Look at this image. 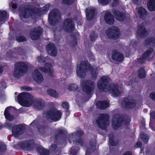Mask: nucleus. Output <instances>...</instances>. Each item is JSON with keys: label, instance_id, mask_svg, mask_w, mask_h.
<instances>
[{"label": "nucleus", "instance_id": "2f4dec72", "mask_svg": "<svg viewBox=\"0 0 155 155\" xmlns=\"http://www.w3.org/2000/svg\"><path fill=\"white\" fill-rule=\"evenodd\" d=\"M148 9L150 11H155V0H148L147 3Z\"/></svg>", "mask_w": 155, "mask_h": 155}, {"label": "nucleus", "instance_id": "20e7f679", "mask_svg": "<svg viewBox=\"0 0 155 155\" xmlns=\"http://www.w3.org/2000/svg\"><path fill=\"white\" fill-rule=\"evenodd\" d=\"M130 121V119L128 117H123L122 115L116 114L113 117L112 122V126L114 129L116 130L122 124H128Z\"/></svg>", "mask_w": 155, "mask_h": 155}, {"label": "nucleus", "instance_id": "6ab92c4d", "mask_svg": "<svg viewBox=\"0 0 155 155\" xmlns=\"http://www.w3.org/2000/svg\"><path fill=\"white\" fill-rule=\"evenodd\" d=\"M153 51L152 48H150L142 55L141 57L137 60L138 62L140 64L143 63L147 57L150 56Z\"/></svg>", "mask_w": 155, "mask_h": 155}, {"label": "nucleus", "instance_id": "5701e85b", "mask_svg": "<svg viewBox=\"0 0 155 155\" xmlns=\"http://www.w3.org/2000/svg\"><path fill=\"white\" fill-rule=\"evenodd\" d=\"M95 13V9L93 8H91L86 9V14L87 19L90 20L94 17Z\"/></svg>", "mask_w": 155, "mask_h": 155}, {"label": "nucleus", "instance_id": "1a4fd4ad", "mask_svg": "<svg viewBox=\"0 0 155 155\" xmlns=\"http://www.w3.org/2000/svg\"><path fill=\"white\" fill-rule=\"evenodd\" d=\"M109 116L107 114H101L96 121L98 127L101 129H105L109 125Z\"/></svg>", "mask_w": 155, "mask_h": 155}, {"label": "nucleus", "instance_id": "09e8293b", "mask_svg": "<svg viewBox=\"0 0 155 155\" xmlns=\"http://www.w3.org/2000/svg\"><path fill=\"white\" fill-rule=\"evenodd\" d=\"M5 145L3 143L0 142V152L5 150Z\"/></svg>", "mask_w": 155, "mask_h": 155}, {"label": "nucleus", "instance_id": "6e6552de", "mask_svg": "<svg viewBox=\"0 0 155 155\" xmlns=\"http://www.w3.org/2000/svg\"><path fill=\"white\" fill-rule=\"evenodd\" d=\"M61 19L60 13L57 9H53L50 13L48 20L50 24L54 26Z\"/></svg>", "mask_w": 155, "mask_h": 155}, {"label": "nucleus", "instance_id": "c9c22d12", "mask_svg": "<svg viewBox=\"0 0 155 155\" xmlns=\"http://www.w3.org/2000/svg\"><path fill=\"white\" fill-rule=\"evenodd\" d=\"M47 92L48 94L53 97L57 98L58 97V94L54 90L49 89L48 90Z\"/></svg>", "mask_w": 155, "mask_h": 155}, {"label": "nucleus", "instance_id": "f03ea898", "mask_svg": "<svg viewBox=\"0 0 155 155\" xmlns=\"http://www.w3.org/2000/svg\"><path fill=\"white\" fill-rule=\"evenodd\" d=\"M110 79L107 77L103 76L97 83L98 88L104 92L109 91L112 96L117 97L120 94V91L118 89L117 84H113L110 85Z\"/></svg>", "mask_w": 155, "mask_h": 155}, {"label": "nucleus", "instance_id": "3c124183", "mask_svg": "<svg viewBox=\"0 0 155 155\" xmlns=\"http://www.w3.org/2000/svg\"><path fill=\"white\" fill-rule=\"evenodd\" d=\"M62 106L63 108L65 109H68L69 107L68 104L66 102H63L62 104Z\"/></svg>", "mask_w": 155, "mask_h": 155}, {"label": "nucleus", "instance_id": "423d86ee", "mask_svg": "<svg viewBox=\"0 0 155 155\" xmlns=\"http://www.w3.org/2000/svg\"><path fill=\"white\" fill-rule=\"evenodd\" d=\"M61 113L55 108L49 109L44 112V116L47 119L57 121L59 120L61 115Z\"/></svg>", "mask_w": 155, "mask_h": 155}, {"label": "nucleus", "instance_id": "2eb2a0df", "mask_svg": "<svg viewBox=\"0 0 155 155\" xmlns=\"http://www.w3.org/2000/svg\"><path fill=\"white\" fill-rule=\"evenodd\" d=\"M74 22L71 19L67 18L64 21L63 25V28L65 31L69 32L72 31L74 28Z\"/></svg>", "mask_w": 155, "mask_h": 155}, {"label": "nucleus", "instance_id": "ddd939ff", "mask_svg": "<svg viewBox=\"0 0 155 155\" xmlns=\"http://www.w3.org/2000/svg\"><path fill=\"white\" fill-rule=\"evenodd\" d=\"M42 31V29L40 27H38L32 29L30 31V34L31 38L32 40H36L39 39Z\"/></svg>", "mask_w": 155, "mask_h": 155}, {"label": "nucleus", "instance_id": "e433bc0d", "mask_svg": "<svg viewBox=\"0 0 155 155\" xmlns=\"http://www.w3.org/2000/svg\"><path fill=\"white\" fill-rule=\"evenodd\" d=\"M138 75L140 78H143L145 77L146 74L144 68L142 67L140 68L138 71Z\"/></svg>", "mask_w": 155, "mask_h": 155}, {"label": "nucleus", "instance_id": "f704fd0d", "mask_svg": "<svg viewBox=\"0 0 155 155\" xmlns=\"http://www.w3.org/2000/svg\"><path fill=\"white\" fill-rule=\"evenodd\" d=\"M67 89L70 91H75L78 89V86L74 83H70L68 84L67 86Z\"/></svg>", "mask_w": 155, "mask_h": 155}, {"label": "nucleus", "instance_id": "412c9836", "mask_svg": "<svg viewBox=\"0 0 155 155\" xmlns=\"http://www.w3.org/2000/svg\"><path fill=\"white\" fill-rule=\"evenodd\" d=\"M104 19L106 22L110 25H112L114 22L113 15L109 12H107L104 16Z\"/></svg>", "mask_w": 155, "mask_h": 155}, {"label": "nucleus", "instance_id": "9d476101", "mask_svg": "<svg viewBox=\"0 0 155 155\" xmlns=\"http://www.w3.org/2000/svg\"><path fill=\"white\" fill-rule=\"evenodd\" d=\"M83 90L88 94H90L93 91L94 87V84L91 80H84L81 82Z\"/></svg>", "mask_w": 155, "mask_h": 155}, {"label": "nucleus", "instance_id": "b1692460", "mask_svg": "<svg viewBox=\"0 0 155 155\" xmlns=\"http://www.w3.org/2000/svg\"><path fill=\"white\" fill-rule=\"evenodd\" d=\"M83 134V132L81 130L78 131L70 134L68 136L69 142L71 143L72 140L74 142V139L77 137H78L82 135Z\"/></svg>", "mask_w": 155, "mask_h": 155}, {"label": "nucleus", "instance_id": "603ef678", "mask_svg": "<svg viewBox=\"0 0 155 155\" xmlns=\"http://www.w3.org/2000/svg\"><path fill=\"white\" fill-rule=\"evenodd\" d=\"M21 89L22 91H30L31 90V87L26 86L22 87Z\"/></svg>", "mask_w": 155, "mask_h": 155}, {"label": "nucleus", "instance_id": "69168bd1", "mask_svg": "<svg viewBox=\"0 0 155 155\" xmlns=\"http://www.w3.org/2000/svg\"><path fill=\"white\" fill-rule=\"evenodd\" d=\"M77 44V41H76V39H75L74 40V46L75 45H76Z\"/></svg>", "mask_w": 155, "mask_h": 155}, {"label": "nucleus", "instance_id": "72a5a7b5", "mask_svg": "<svg viewBox=\"0 0 155 155\" xmlns=\"http://www.w3.org/2000/svg\"><path fill=\"white\" fill-rule=\"evenodd\" d=\"M8 17L6 12L5 11H0V22H5Z\"/></svg>", "mask_w": 155, "mask_h": 155}, {"label": "nucleus", "instance_id": "f8f14e48", "mask_svg": "<svg viewBox=\"0 0 155 155\" xmlns=\"http://www.w3.org/2000/svg\"><path fill=\"white\" fill-rule=\"evenodd\" d=\"M136 104V101L135 100L130 98H126L122 101L121 104L123 107L133 108L135 107Z\"/></svg>", "mask_w": 155, "mask_h": 155}, {"label": "nucleus", "instance_id": "39448f33", "mask_svg": "<svg viewBox=\"0 0 155 155\" xmlns=\"http://www.w3.org/2000/svg\"><path fill=\"white\" fill-rule=\"evenodd\" d=\"M28 68V66L25 63L22 62L17 63L15 65L14 76L18 78L22 76L27 72Z\"/></svg>", "mask_w": 155, "mask_h": 155}, {"label": "nucleus", "instance_id": "bf43d9fd", "mask_svg": "<svg viewBox=\"0 0 155 155\" xmlns=\"http://www.w3.org/2000/svg\"><path fill=\"white\" fill-rule=\"evenodd\" d=\"M123 155H132V154L130 152L127 151L124 153Z\"/></svg>", "mask_w": 155, "mask_h": 155}, {"label": "nucleus", "instance_id": "aec40b11", "mask_svg": "<svg viewBox=\"0 0 155 155\" xmlns=\"http://www.w3.org/2000/svg\"><path fill=\"white\" fill-rule=\"evenodd\" d=\"M112 55L113 59L116 61H121L124 58L123 54L116 50H113L112 51Z\"/></svg>", "mask_w": 155, "mask_h": 155}, {"label": "nucleus", "instance_id": "0eeeda50", "mask_svg": "<svg viewBox=\"0 0 155 155\" xmlns=\"http://www.w3.org/2000/svg\"><path fill=\"white\" fill-rule=\"evenodd\" d=\"M5 126L8 129L12 128V132L15 137H17L23 134L25 129V127L21 124L16 125L13 127L11 124L8 122L5 123Z\"/></svg>", "mask_w": 155, "mask_h": 155}, {"label": "nucleus", "instance_id": "6e6d98bb", "mask_svg": "<svg viewBox=\"0 0 155 155\" xmlns=\"http://www.w3.org/2000/svg\"><path fill=\"white\" fill-rule=\"evenodd\" d=\"M150 96L152 99L155 101V92L151 93L150 94Z\"/></svg>", "mask_w": 155, "mask_h": 155}, {"label": "nucleus", "instance_id": "0e129e2a", "mask_svg": "<svg viewBox=\"0 0 155 155\" xmlns=\"http://www.w3.org/2000/svg\"><path fill=\"white\" fill-rule=\"evenodd\" d=\"M134 3L135 4H137V2L139 1V0H132Z\"/></svg>", "mask_w": 155, "mask_h": 155}, {"label": "nucleus", "instance_id": "a19ab883", "mask_svg": "<svg viewBox=\"0 0 155 155\" xmlns=\"http://www.w3.org/2000/svg\"><path fill=\"white\" fill-rule=\"evenodd\" d=\"M16 40L19 42H22L26 41V38L21 35H19L16 36Z\"/></svg>", "mask_w": 155, "mask_h": 155}, {"label": "nucleus", "instance_id": "49530a36", "mask_svg": "<svg viewBox=\"0 0 155 155\" xmlns=\"http://www.w3.org/2000/svg\"><path fill=\"white\" fill-rule=\"evenodd\" d=\"M49 149L51 150L55 151L57 149V143H55L54 144H52L50 146Z\"/></svg>", "mask_w": 155, "mask_h": 155}, {"label": "nucleus", "instance_id": "4468645a", "mask_svg": "<svg viewBox=\"0 0 155 155\" xmlns=\"http://www.w3.org/2000/svg\"><path fill=\"white\" fill-rule=\"evenodd\" d=\"M146 24L145 22H144L138 25L137 33L139 36L143 37L148 35V33L145 27Z\"/></svg>", "mask_w": 155, "mask_h": 155}, {"label": "nucleus", "instance_id": "f257e3e1", "mask_svg": "<svg viewBox=\"0 0 155 155\" xmlns=\"http://www.w3.org/2000/svg\"><path fill=\"white\" fill-rule=\"evenodd\" d=\"M18 102L22 106L28 107L33 105L34 107L39 110L42 109L45 106L44 101L41 99H34L33 97L28 93L22 92L17 96Z\"/></svg>", "mask_w": 155, "mask_h": 155}, {"label": "nucleus", "instance_id": "a211bd4d", "mask_svg": "<svg viewBox=\"0 0 155 155\" xmlns=\"http://www.w3.org/2000/svg\"><path fill=\"white\" fill-rule=\"evenodd\" d=\"M33 143L32 140H29L20 143L19 145L21 148L27 150H30L32 147Z\"/></svg>", "mask_w": 155, "mask_h": 155}, {"label": "nucleus", "instance_id": "13d9d810", "mask_svg": "<svg viewBox=\"0 0 155 155\" xmlns=\"http://www.w3.org/2000/svg\"><path fill=\"white\" fill-rule=\"evenodd\" d=\"M25 112V110L24 107H21L18 110V112L19 113H23Z\"/></svg>", "mask_w": 155, "mask_h": 155}, {"label": "nucleus", "instance_id": "dca6fc26", "mask_svg": "<svg viewBox=\"0 0 155 155\" xmlns=\"http://www.w3.org/2000/svg\"><path fill=\"white\" fill-rule=\"evenodd\" d=\"M34 80L38 83H41L44 81V78L42 74L40 73L37 69L34 70L33 74Z\"/></svg>", "mask_w": 155, "mask_h": 155}, {"label": "nucleus", "instance_id": "4d7b16f0", "mask_svg": "<svg viewBox=\"0 0 155 155\" xmlns=\"http://www.w3.org/2000/svg\"><path fill=\"white\" fill-rule=\"evenodd\" d=\"M142 143L140 142H138L136 144L135 147L136 148H139L141 147Z\"/></svg>", "mask_w": 155, "mask_h": 155}, {"label": "nucleus", "instance_id": "c03bdc74", "mask_svg": "<svg viewBox=\"0 0 155 155\" xmlns=\"http://www.w3.org/2000/svg\"><path fill=\"white\" fill-rule=\"evenodd\" d=\"M111 0H98L99 3L103 5L107 4Z\"/></svg>", "mask_w": 155, "mask_h": 155}, {"label": "nucleus", "instance_id": "37998d69", "mask_svg": "<svg viewBox=\"0 0 155 155\" xmlns=\"http://www.w3.org/2000/svg\"><path fill=\"white\" fill-rule=\"evenodd\" d=\"M74 1V0H62V3L63 4L70 5L72 4Z\"/></svg>", "mask_w": 155, "mask_h": 155}, {"label": "nucleus", "instance_id": "f3484780", "mask_svg": "<svg viewBox=\"0 0 155 155\" xmlns=\"http://www.w3.org/2000/svg\"><path fill=\"white\" fill-rule=\"evenodd\" d=\"M46 49L48 54L51 56H56L57 55L56 48L54 44L49 43L46 47Z\"/></svg>", "mask_w": 155, "mask_h": 155}, {"label": "nucleus", "instance_id": "393cba45", "mask_svg": "<svg viewBox=\"0 0 155 155\" xmlns=\"http://www.w3.org/2000/svg\"><path fill=\"white\" fill-rule=\"evenodd\" d=\"M96 105L97 108L104 109L109 106V103L106 101H100L97 102Z\"/></svg>", "mask_w": 155, "mask_h": 155}, {"label": "nucleus", "instance_id": "a18cd8bd", "mask_svg": "<svg viewBox=\"0 0 155 155\" xmlns=\"http://www.w3.org/2000/svg\"><path fill=\"white\" fill-rule=\"evenodd\" d=\"M83 142L84 141L81 138H79L76 140L75 143L77 145L81 146L82 145Z\"/></svg>", "mask_w": 155, "mask_h": 155}, {"label": "nucleus", "instance_id": "5fc2aeb1", "mask_svg": "<svg viewBox=\"0 0 155 155\" xmlns=\"http://www.w3.org/2000/svg\"><path fill=\"white\" fill-rule=\"evenodd\" d=\"M119 3L118 0H114L112 3V6L113 7L115 6L118 5Z\"/></svg>", "mask_w": 155, "mask_h": 155}, {"label": "nucleus", "instance_id": "473e14b6", "mask_svg": "<svg viewBox=\"0 0 155 155\" xmlns=\"http://www.w3.org/2000/svg\"><path fill=\"white\" fill-rule=\"evenodd\" d=\"M109 137V140L110 144L111 146H115L118 143L117 140L115 139L113 137V135L112 134H110L108 136Z\"/></svg>", "mask_w": 155, "mask_h": 155}, {"label": "nucleus", "instance_id": "052dcab7", "mask_svg": "<svg viewBox=\"0 0 155 155\" xmlns=\"http://www.w3.org/2000/svg\"><path fill=\"white\" fill-rule=\"evenodd\" d=\"M57 132L59 134H62L63 133V130L60 129H58Z\"/></svg>", "mask_w": 155, "mask_h": 155}, {"label": "nucleus", "instance_id": "338daca9", "mask_svg": "<svg viewBox=\"0 0 155 155\" xmlns=\"http://www.w3.org/2000/svg\"><path fill=\"white\" fill-rule=\"evenodd\" d=\"M152 21L155 22V16L152 18Z\"/></svg>", "mask_w": 155, "mask_h": 155}, {"label": "nucleus", "instance_id": "774afa93", "mask_svg": "<svg viewBox=\"0 0 155 155\" xmlns=\"http://www.w3.org/2000/svg\"><path fill=\"white\" fill-rule=\"evenodd\" d=\"M36 121H34L31 124V125H32Z\"/></svg>", "mask_w": 155, "mask_h": 155}, {"label": "nucleus", "instance_id": "7ed1b4c3", "mask_svg": "<svg viewBox=\"0 0 155 155\" xmlns=\"http://www.w3.org/2000/svg\"><path fill=\"white\" fill-rule=\"evenodd\" d=\"M90 71L92 78L95 79L97 73L96 71L91 66L87 61H83L80 64H78L77 67L76 73L77 75L80 78H84L86 73Z\"/></svg>", "mask_w": 155, "mask_h": 155}, {"label": "nucleus", "instance_id": "79ce46f5", "mask_svg": "<svg viewBox=\"0 0 155 155\" xmlns=\"http://www.w3.org/2000/svg\"><path fill=\"white\" fill-rule=\"evenodd\" d=\"M90 37V40L91 41L95 40L98 37L97 35L93 32L91 33Z\"/></svg>", "mask_w": 155, "mask_h": 155}, {"label": "nucleus", "instance_id": "58836bf2", "mask_svg": "<svg viewBox=\"0 0 155 155\" xmlns=\"http://www.w3.org/2000/svg\"><path fill=\"white\" fill-rule=\"evenodd\" d=\"M140 137L145 143H147L149 140V137L145 134L141 133L140 134Z\"/></svg>", "mask_w": 155, "mask_h": 155}, {"label": "nucleus", "instance_id": "680f3d73", "mask_svg": "<svg viewBox=\"0 0 155 155\" xmlns=\"http://www.w3.org/2000/svg\"><path fill=\"white\" fill-rule=\"evenodd\" d=\"M12 7L13 8H17V5L16 4H12Z\"/></svg>", "mask_w": 155, "mask_h": 155}, {"label": "nucleus", "instance_id": "864d4df0", "mask_svg": "<svg viewBox=\"0 0 155 155\" xmlns=\"http://www.w3.org/2000/svg\"><path fill=\"white\" fill-rule=\"evenodd\" d=\"M69 154L70 155H74L76 154V151L74 150H73L71 149L69 151Z\"/></svg>", "mask_w": 155, "mask_h": 155}, {"label": "nucleus", "instance_id": "9b49d317", "mask_svg": "<svg viewBox=\"0 0 155 155\" xmlns=\"http://www.w3.org/2000/svg\"><path fill=\"white\" fill-rule=\"evenodd\" d=\"M106 34L109 38L116 39L119 37L120 33L119 30L117 27L112 26L107 29Z\"/></svg>", "mask_w": 155, "mask_h": 155}, {"label": "nucleus", "instance_id": "4c0bfd02", "mask_svg": "<svg viewBox=\"0 0 155 155\" xmlns=\"http://www.w3.org/2000/svg\"><path fill=\"white\" fill-rule=\"evenodd\" d=\"M38 151L41 155H49V150L43 147L38 148Z\"/></svg>", "mask_w": 155, "mask_h": 155}, {"label": "nucleus", "instance_id": "de8ad7c7", "mask_svg": "<svg viewBox=\"0 0 155 155\" xmlns=\"http://www.w3.org/2000/svg\"><path fill=\"white\" fill-rule=\"evenodd\" d=\"M38 60L39 63L44 62L46 61V58H43L42 56L38 57Z\"/></svg>", "mask_w": 155, "mask_h": 155}, {"label": "nucleus", "instance_id": "cd10ccee", "mask_svg": "<svg viewBox=\"0 0 155 155\" xmlns=\"http://www.w3.org/2000/svg\"><path fill=\"white\" fill-rule=\"evenodd\" d=\"M45 68H39V69L42 72H47L48 73H52V70L51 69V65L49 63H46L45 64Z\"/></svg>", "mask_w": 155, "mask_h": 155}, {"label": "nucleus", "instance_id": "ea45409f", "mask_svg": "<svg viewBox=\"0 0 155 155\" xmlns=\"http://www.w3.org/2000/svg\"><path fill=\"white\" fill-rule=\"evenodd\" d=\"M50 7V5L49 4H48L46 5L41 10V14H44L46 13L49 10Z\"/></svg>", "mask_w": 155, "mask_h": 155}, {"label": "nucleus", "instance_id": "c85d7f7f", "mask_svg": "<svg viewBox=\"0 0 155 155\" xmlns=\"http://www.w3.org/2000/svg\"><path fill=\"white\" fill-rule=\"evenodd\" d=\"M138 13L140 17L143 19H144L147 15V12L146 9L141 7L138 9Z\"/></svg>", "mask_w": 155, "mask_h": 155}, {"label": "nucleus", "instance_id": "8fccbe9b", "mask_svg": "<svg viewBox=\"0 0 155 155\" xmlns=\"http://www.w3.org/2000/svg\"><path fill=\"white\" fill-rule=\"evenodd\" d=\"M6 87V85L5 82L4 81L0 83V89H2Z\"/></svg>", "mask_w": 155, "mask_h": 155}, {"label": "nucleus", "instance_id": "c756f323", "mask_svg": "<svg viewBox=\"0 0 155 155\" xmlns=\"http://www.w3.org/2000/svg\"><path fill=\"white\" fill-rule=\"evenodd\" d=\"M31 11L28 9H25L24 10L21 11L19 14L20 18H28L30 15Z\"/></svg>", "mask_w": 155, "mask_h": 155}, {"label": "nucleus", "instance_id": "a878e982", "mask_svg": "<svg viewBox=\"0 0 155 155\" xmlns=\"http://www.w3.org/2000/svg\"><path fill=\"white\" fill-rule=\"evenodd\" d=\"M96 142L95 140H93L90 142V147L87 148L85 155H90L89 153L93 152L95 149Z\"/></svg>", "mask_w": 155, "mask_h": 155}, {"label": "nucleus", "instance_id": "7c9ffc66", "mask_svg": "<svg viewBox=\"0 0 155 155\" xmlns=\"http://www.w3.org/2000/svg\"><path fill=\"white\" fill-rule=\"evenodd\" d=\"M144 44L148 46H154L155 45V38L153 37L147 38L144 42Z\"/></svg>", "mask_w": 155, "mask_h": 155}, {"label": "nucleus", "instance_id": "4be33fe9", "mask_svg": "<svg viewBox=\"0 0 155 155\" xmlns=\"http://www.w3.org/2000/svg\"><path fill=\"white\" fill-rule=\"evenodd\" d=\"M112 12L117 20L121 21L124 20L125 16L124 13L114 9L112 10Z\"/></svg>", "mask_w": 155, "mask_h": 155}, {"label": "nucleus", "instance_id": "e2e57ef3", "mask_svg": "<svg viewBox=\"0 0 155 155\" xmlns=\"http://www.w3.org/2000/svg\"><path fill=\"white\" fill-rule=\"evenodd\" d=\"M3 71V68L2 66H0V73H2Z\"/></svg>", "mask_w": 155, "mask_h": 155}, {"label": "nucleus", "instance_id": "bb28decb", "mask_svg": "<svg viewBox=\"0 0 155 155\" xmlns=\"http://www.w3.org/2000/svg\"><path fill=\"white\" fill-rule=\"evenodd\" d=\"M11 108L12 107H9L6 108L4 114L6 118L10 121L13 120L14 118V117L10 114Z\"/></svg>", "mask_w": 155, "mask_h": 155}]
</instances>
